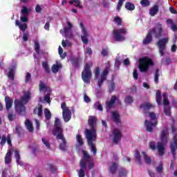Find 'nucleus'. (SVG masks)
<instances>
[{
	"label": "nucleus",
	"instance_id": "29",
	"mask_svg": "<svg viewBox=\"0 0 177 177\" xmlns=\"http://www.w3.org/2000/svg\"><path fill=\"white\" fill-rule=\"evenodd\" d=\"M142 154L143 155L144 160H145L146 164H151V158L150 156H147L145 152H142Z\"/></svg>",
	"mask_w": 177,
	"mask_h": 177
},
{
	"label": "nucleus",
	"instance_id": "50",
	"mask_svg": "<svg viewBox=\"0 0 177 177\" xmlns=\"http://www.w3.org/2000/svg\"><path fill=\"white\" fill-rule=\"evenodd\" d=\"M94 107L95 109H97V110H100V111H102L103 110V107L102 106V104H100V103H99V102H96L94 104Z\"/></svg>",
	"mask_w": 177,
	"mask_h": 177
},
{
	"label": "nucleus",
	"instance_id": "53",
	"mask_svg": "<svg viewBox=\"0 0 177 177\" xmlns=\"http://www.w3.org/2000/svg\"><path fill=\"white\" fill-rule=\"evenodd\" d=\"M8 120L10 121H13V120H15V118H16V115H15L13 113H8Z\"/></svg>",
	"mask_w": 177,
	"mask_h": 177
},
{
	"label": "nucleus",
	"instance_id": "23",
	"mask_svg": "<svg viewBox=\"0 0 177 177\" xmlns=\"http://www.w3.org/2000/svg\"><path fill=\"white\" fill-rule=\"evenodd\" d=\"M5 102H6V109L9 110L10 109V107H12V106L13 104V100H12L9 97H6Z\"/></svg>",
	"mask_w": 177,
	"mask_h": 177
},
{
	"label": "nucleus",
	"instance_id": "20",
	"mask_svg": "<svg viewBox=\"0 0 177 177\" xmlns=\"http://www.w3.org/2000/svg\"><path fill=\"white\" fill-rule=\"evenodd\" d=\"M174 142L171 145V153L175 156V150H177V135L174 136Z\"/></svg>",
	"mask_w": 177,
	"mask_h": 177
},
{
	"label": "nucleus",
	"instance_id": "13",
	"mask_svg": "<svg viewBox=\"0 0 177 177\" xmlns=\"http://www.w3.org/2000/svg\"><path fill=\"white\" fill-rule=\"evenodd\" d=\"M163 103L165 106V114H166L167 116L171 115V109L168 106L169 104V101H168V95L167 93L163 94Z\"/></svg>",
	"mask_w": 177,
	"mask_h": 177
},
{
	"label": "nucleus",
	"instance_id": "57",
	"mask_svg": "<svg viewBox=\"0 0 177 177\" xmlns=\"http://www.w3.org/2000/svg\"><path fill=\"white\" fill-rule=\"evenodd\" d=\"M28 19H27V15H23L21 17V21H23L24 23H26V21Z\"/></svg>",
	"mask_w": 177,
	"mask_h": 177
},
{
	"label": "nucleus",
	"instance_id": "49",
	"mask_svg": "<svg viewBox=\"0 0 177 177\" xmlns=\"http://www.w3.org/2000/svg\"><path fill=\"white\" fill-rule=\"evenodd\" d=\"M28 9L26 7H23L21 11L22 15H28Z\"/></svg>",
	"mask_w": 177,
	"mask_h": 177
},
{
	"label": "nucleus",
	"instance_id": "48",
	"mask_svg": "<svg viewBox=\"0 0 177 177\" xmlns=\"http://www.w3.org/2000/svg\"><path fill=\"white\" fill-rule=\"evenodd\" d=\"M77 140L80 146H82L84 145V141L82 140V137L80 135L77 136Z\"/></svg>",
	"mask_w": 177,
	"mask_h": 177
},
{
	"label": "nucleus",
	"instance_id": "52",
	"mask_svg": "<svg viewBox=\"0 0 177 177\" xmlns=\"http://www.w3.org/2000/svg\"><path fill=\"white\" fill-rule=\"evenodd\" d=\"M149 147L151 150H156V143L154 142H149Z\"/></svg>",
	"mask_w": 177,
	"mask_h": 177
},
{
	"label": "nucleus",
	"instance_id": "22",
	"mask_svg": "<svg viewBox=\"0 0 177 177\" xmlns=\"http://www.w3.org/2000/svg\"><path fill=\"white\" fill-rule=\"evenodd\" d=\"M25 125L29 132H33L34 127H32V122L30 120L27 119L25 121Z\"/></svg>",
	"mask_w": 177,
	"mask_h": 177
},
{
	"label": "nucleus",
	"instance_id": "64",
	"mask_svg": "<svg viewBox=\"0 0 177 177\" xmlns=\"http://www.w3.org/2000/svg\"><path fill=\"white\" fill-rule=\"evenodd\" d=\"M23 39L24 41H28V33H24Z\"/></svg>",
	"mask_w": 177,
	"mask_h": 177
},
{
	"label": "nucleus",
	"instance_id": "38",
	"mask_svg": "<svg viewBox=\"0 0 177 177\" xmlns=\"http://www.w3.org/2000/svg\"><path fill=\"white\" fill-rule=\"evenodd\" d=\"M125 8L128 10H133V9H135V5H133L131 3H127L125 5Z\"/></svg>",
	"mask_w": 177,
	"mask_h": 177
},
{
	"label": "nucleus",
	"instance_id": "5",
	"mask_svg": "<svg viewBox=\"0 0 177 177\" xmlns=\"http://www.w3.org/2000/svg\"><path fill=\"white\" fill-rule=\"evenodd\" d=\"M148 116L150 118V121L145 120V126L147 128V131H148L149 132H151V131H153V128L157 126V116H156V113L153 112H149L148 113Z\"/></svg>",
	"mask_w": 177,
	"mask_h": 177
},
{
	"label": "nucleus",
	"instance_id": "59",
	"mask_svg": "<svg viewBox=\"0 0 177 177\" xmlns=\"http://www.w3.org/2000/svg\"><path fill=\"white\" fill-rule=\"evenodd\" d=\"M100 74V68H97L95 72V78H97Z\"/></svg>",
	"mask_w": 177,
	"mask_h": 177
},
{
	"label": "nucleus",
	"instance_id": "8",
	"mask_svg": "<svg viewBox=\"0 0 177 177\" xmlns=\"http://www.w3.org/2000/svg\"><path fill=\"white\" fill-rule=\"evenodd\" d=\"M153 66V61L149 57H142L140 59L139 68L140 71L145 73L149 70V67Z\"/></svg>",
	"mask_w": 177,
	"mask_h": 177
},
{
	"label": "nucleus",
	"instance_id": "24",
	"mask_svg": "<svg viewBox=\"0 0 177 177\" xmlns=\"http://www.w3.org/2000/svg\"><path fill=\"white\" fill-rule=\"evenodd\" d=\"M153 107V105L149 102H146L141 106V109L144 113H146L147 110H150Z\"/></svg>",
	"mask_w": 177,
	"mask_h": 177
},
{
	"label": "nucleus",
	"instance_id": "46",
	"mask_svg": "<svg viewBox=\"0 0 177 177\" xmlns=\"http://www.w3.org/2000/svg\"><path fill=\"white\" fill-rule=\"evenodd\" d=\"M6 136H3L2 137L0 136V145H1V146H3V145H5V143H6Z\"/></svg>",
	"mask_w": 177,
	"mask_h": 177
},
{
	"label": "nucleus",
	"instance_id": "21",
	"mask_svg": "<svg viewBox=\"0 0 177 177\" xmlns=\"http://www.w3.org/2000/svg\"><path fill=\"white\" fill-rule=\"evenodd\" d=\"M10 162H12V151L9 149L5 156V163L10 164Z\"/></svg>",
	"mask_w": 177,
	"mask_h": 177
},
{
	"label": "nucleus",
	"instance_id": "7",
	"mask_svg": "<svg viewBox=\"0 0 177 177\" xmlns=\"http://www.w3.org/2000/svg\"><path fill=\"white\" fill-rule=\"evenodd\" d=\"M91 66L92 64L90 65L86 64L82 72V78L85 84H89L91 82V78H92V71H91Z\"/></svg>",
	"mask_w": 177,
	"mask_h": 177
},
{
	"label": "nucleus",
	"instance_id": "6",
	"mask_svg": "<svg viewBox=\"0 0 177 177\" xmlns=\"http://www.w3.org/2000/svg\"><path fill=\"white\" fill-rule=\"evenodd\" d=\"M127 34H128V30L126 28H120L113 30L114 39L118 41H125Z\"/></svg>",
	"mask_w": 177,
	"mask_h": 177
},
{
	"label": "nucleus",
	"instance_id": "16",
	"mask_svg": "<svg viewBox=\"0 0 177 177\" xmlns=\"http://www.w3.org/2000/svg\"><path fill=\"white\" fill-rule=\"evenodd\" d=\"M55 130L53 131V135L55 136L59 135V133H63V129L60 126V120L56 119L55 121Z\"/></svg>",
	"mask_w": 177,
	"mask_h": 177
},
{
	"label": "nucleus",
	"instance_id": "28",
	"mask_svg": "<svg viewBox=\"0 0 177 177\" xmlns=\"http://www.w3.org/2000/svg\"><path fill=\"white\" fill-rule=\"evenodd\" d=\"M59 68H62V64H54L52 66V71L53 73H58Z\"/></svg>",
	"mask_w": 177,
	"mask_h": 177
},
{
	"label": "nucleus",
	"instance_id": "11",
	"mask_svg": "<svg viewBox=\"0 0 177 177\" xmlns=\"http://www.w3.org/2000/svg\"><path fill=\"white\" fill-rule=\"evenodd\" d=\"M162 25L161 24H158L154 28L149 30L151 35L155 36L156 38H160L162 35Z\"/></svg>",
	"mask_w": 177,
	"mask_h": 177
},
{
	"label": "nucleus",
	"instance_id": "12",
	"mask_svg": "<svg viewBox=\"0 0 177 177\" xmlns=\"http://www.w3.org/2000/svg\"><path fill=\"white\" fill-rule=\"evenodd\" d=\"M122 134H121V131L119 129H115L113 131V142L114 145H118V142L121 140V138Z\"/></svg>",
	"mask_w": 177,
	"mask_h": 177
},
{
	"label": "nucleus",
	"instance_id": "35",
	"mask_svg": "<svg viewBox=\"0 0 177 177\" xmlns=\"http://www.w3.org/2000/svg\"><path fill=\"white\" fill-rule=\"evenodd\" d=\"M114 22L117 26H122V19L120 17H115L114 18Z\"/></svg>",
	"mask_w": 177,
	"mask_h": 177
},
{
	"label": "nucleus",
	"instance_id": "34",
	"mask_svg": "<svg viewBox=\"0 0 177 177\" xmlns=\"http://www.w3.org/2000/svg\"><path fill=\"white\" fill-rule=\"evenodd\" d=\"M8 78H10V80H12V81H13V80H15V70L14 69H10L8 74Z\"/></svg>",
	"mask_w": 177,
	"mask_h": 177
},
{
	"label": "nucleus",
	"instance_id": "4",
	"mask_svg": "<svg viewBox=\"0 0 177 177\" xmlns=\"http://www.w3.org/2000/svg\"><path fill=\"white\" fill-rule=\"evenodd\" d=\"M84 160L80 161V169L79 170V177H85V171L84 169H86V162H91L92 158L89 156L86 151H83Z\"/></svg>",
	"mask_w": 177,
	"mask_h": 177
},
{
	"label": "nucleus",
	"instance_id": "44",
	"mask_svg": "<svg viewBox=\"0 0 177 177\" xmlns=\"http://www.w3.org/2000/svg\"><path fill=\"white\" fill-rule=\"evenodd\" d=\"M115 171H117V163H113L111 167V174H115Z\"/></svg>",
	"mask_w": 177,
	"mask_h": 177
},
{
	"label": "nucleus",
	"instance_id": "45",
	"mask_svg": "<svg viewBox=\"0 0 177 177\" xmlns=\"http://www.w3.org/2000/svg\"><path fill=\"white\" fill-rule=\"evenodd\" d=\"M42 66H43V68H44L46 72L49 73L50 71V70L49 69V66H48L47 62H43Z\"/></svg>",
	"mask_w": 177,
	"mask_h": 177
},
{
	"label": "nucleus",
	"instance_id": "32",
	"mask_svg": "<svg viewBox=\"0 0 177 177\" xmlns=\"http://www.w3.org/2000/svg\"><path fill=\"white\" fill-rule=\"evenodd\" d=\"M35 114H37L39 115V117H41L42 115V106H39L38 108H36L34 110Z\"/></svg>",
	"mask_w": 177,
	"mask_h": 177
},
{
	"label": "nucleus",
	"instance_id": "27",
	"mask_svg": "<svg viewBox=\"0 0 177 177\" xmlns=\"http://www.w3.org/2000/svg\"><path fill=\"white\" fill-rule=\"evenodd\" d=\"M167 24H170L171 26V28L172 31L177 30V26H176V24H175L174 23V21H172V19H167Z\"/></svg>",
	"mask_w": 177,
	"mask_h": 177
},
{
	"label": "nucleus",
	"instance_id": "56",
	"mask_svg": "<svg viewBox=\"0 0 177 177\" xmlns=\"http://www.w3.org/2000/svg\"><path fill=\"white\" fill-rule=\"evenodd\" d=\"M42 142L45 145V146H46V147H48V149H49L50 145H49V142H48V140H46L45 138H42Z\"/></svg>",
	"mask_w": 177,
	"mask_h": 177
},
{
	"label": "nucleus",
	"instance_id": "36",
	"mask_svg": "<svg viewBox=\"0 0 177 177\" xmlns=\"http://www.w3.org/2000/svg\"><path fill=\"white\" fill-rule=\"evenodd\" d=\"M15 158L18 165H23V163L20 162V154H19V151H15Z\"/></svg>",
	"mask_w": 177,
	"mask_h": 177
},
{
	"label": "nucleus",
	"instance_id": "55",
	"mask_svg": "<svg viewBox=\"0 0 177 177\" xmlns=\"http://www.w3.org/2000/svg\"><path fill=\"white\" fill-rule=\"evenodd\" d=\"M125 102L126 103H132V102H133V98L131 96L126 97Z\"/></svg>",
	"mask_w": 177,
	"mask_h": 177
},
{
	"label": "nucleus",
	"instance_id": "61",
	"mask_svg": "<svg viewBox=\"0 0 177 177\" xmlns=\"http://www.w3.org/2000/svg\"><path fill=\"white\" fill-rule=\"evenodd\" d=\"M84 100L86 103H89V102H91V98H89L86 94L84 95Z\"/></svg>",
	"mask_w": 177,
	"mask_h": 177
},
{
	"label": "nucleus",
	"instance_id": "14",
	"mask_svg": "<svg viewBox=\"0 0 177 177\" xmlns=\"http://www.w3.org/2000/svg\"><path fill=\"white\" fill-rule=\"evenodd\" d=\"M56 136L57 139H60L62 142L59 145V149L61 150H66L67 149V145H66V139H64L63 133H58Z\"/></svg>",
	"mask_w": 177,
	"mask_h": 177
},
{
	"label": "nucleus",
	"instance_id": "25",
	"mask_svg": "<svg viewBox=\"0 0 177 177\" xmlns=\"http://www.w3.org/2000/svg\"><path fill=\"white\" fill-rule=\"evenodd\" d=\"M157 13H158V6L156 5V6H153L149 10V15L150 16H156Z\"/></svg>",
	"mask_w": 177,
	"mask_h": 177
},
{
	"label": "nucleus",
	"instance_id": "58",
	"mask_svg": "<svg viewBox=\"0 0 177 177\" xmlns=\"http://www.w3.org/2000/svg\"><path fill=\"white\" fill-rule=\"evenodd\" d=\"M21 131H22L21 127L19 125L16 127V133H18V135H20V132H21Z\"/></svg>",
	"mask_w": 177,
	"mask_h": 177
},
{
	"label": "nucleus",
	"instance_id": "17",
	"mask_svg": "<svg viewBox=\"0 0 177 177\" xmlns=\"http://www.w3.org/2000/svg\"><path fill=\"white\" fill-rule=\"evenodd\" d=\"M109 74V68L104 69L103 73L101 74V79L98 82L99 86H101L102 84H103V81L106 80L107 75Z\"/></svg>",
	"mask_w": 177,
	"mask_h": 177
},
{
	"label": "nucleus",
	"instance_id": "43",
	"mask_svg": "<svg viewBox=\"0 0 177 177\" xmlns=\"http://www.w3.org/2000/svg\"><path fill=\"white\" fill-rule=\"evenodd\" d=\"M35 50L37 53H39V50H40L39 43H38V41H35Z\"/></svg>",
	"mask_w": 177,
	"mask_h": 177
},
{
	"label": "nucleus",
	"instance_id": "51",
	"mask_svg": "<svg viewBox=\"0 0 177 177\" xmlns=\"http://www.w3.org/2000/svg\"><path fill=\"white\" fill-rule=\"evenodd\" d=\"M62 46L63 48H66V46H71V43H70L68 41H64L62 40Z\"/></svg>",
	"mask_w": 177,
	"mask_h": 177
},
{
	"label": "nucleus",
	"instance_id": "10",
	"mask_svg": "<svg viewBox=\"0 0 177 177\" xmlns=\"http://www.w3.org/2000/svg\"><path fill=\"white\" fill-rule=\"evenodd\" d=\"M61 107L63 110V118L65 121V122H68L71 119V111L66 106V103H62L61 105Z\"/></svg>",
	"mask_w": 177,
	"mask_h": 177
},
{
	"label": "nucleus",
	"instance_id": "40",
	"mask_svg": "<svg viewBox=\"0 0 177 177\" xmlns=\"http://www.w3.org/2000/svg\"><path fill=\"white\" fill-rule=\"evenodd\" d=\"M66 24L68 25V28H64V32L66 33L68 32V30H71V28H73V24H71V22H70V21H67Z\"/></svg>",
	"mask_w": 177,
	"mask_h": 177
},
{
	"label": "nucleus",
	"instance_id": "9",
	"mask_svg": "<svg viewBox=\"0 0 177 177\" xmlns=\"http://www.w3.org/2000/svg\"><path fill=\"white\" fill-rule=\"evenodd\" d=\"M168 41H169V38L164 37L156 43V45L159 49V53L160 56H164L165 55V49H167V44H168Z\"/></svg>",
	"mask_w": 177,
	"mask_h": 177
},
{
	"label": "nucleus",
	"instance_id": "33",
	"mask_svg": "<svg viewBox=\"0 0 177 177\" xmlns=\"http://www.w3.org/2000/svg\"><path fill=\"white\" fill-rule=\"evenodd\" d=\"M69 3L71 5H75V6H77L78 8H82L80 5V0H71Z\"/></svg>",
	"mask_w": 177,
	"mask_h": 177
},
{
	"label": "nucleus",
	"instance_id": "18",
	"mask_svg": "<svg viewBox=\"0 0 177 177\" xmlns=\"http://www.w3.org/2000/svg\"><path fill=\"white\" fill-rule=\"evenodd\" d=\"M151 41H153V37L151 36V32H150L149 31L147 35L142 41V44H143V45H147L148 44H150V42H151Z\"/></svg>",
	"mask_w": 177,
	"mask_h": 177
},
{
	"label": "nucleus",
	"instance_id": "62",
	"mask_svg": "<svg viewBox=\"0 0 177 177\" xmlns=\"http://www.w3.org/2000/svg\"><path fill=\"white\" fill-rule=\"evenodd\" d=\"M30 80H31V74L28 73L26 76V82H28V81H30Z\"/></svg>",
	"mask_w": 177,
	"mask_h": 177
},
{
	"label": "nucleus",
	"instance_id": "54",
	"mask_svg": "<svg viewBox=\"0 0 177 177\" xmlns=\"http://www.w3.org/2000/svg\"><path fill=\"white\" fill-rule=\"evenodd\" d=\"M101 54L102 56H107L109 55V50L107 48H103Z\"/></svg>",
	"mask_w": 177,
	"mask_h": 177
},
{
	"label": "nucleus",
	"instance_id": "30",
	"mask_svg": "<svg viewBox=\"0 0 177 177\" xmlns=\"http://www.w3.org/2000/svg\"><path fill=\"white\" fill-rule=\"evenodd\" d=\"M44 115H45V118L46 120H50V118L52 117V113H50V111H49V109H44Z\"/></svg>",
	"mask_w": 177,
	"mask_h": 177
},
{
	"label": "nucleus",
	"instance_id": "26",
	"mask_svg": "<svg viewBox=\"0 0 177 177\" xmlns=\"http://www.w3.org/2000/svg\"><path fill=\"white\" fill-rule=\"evenodd\" d=\"M16 26H18L21 31H26L27 30V24H21L19 21H16Z\"/></svg>",
	"mask_w": 177,
	"mask_h": 177
},
{
	"label": "nucleus",
	"instance_id": "47",
	"mask_svg": "<svg viewBox=\"0 0 177 177\" xmlns=\"http://www.w3.org/2000/svg\"><path fill=\"white\" fill-rule=\"evenodd\" d=\"M140 4L142 6H150V1L149 0H142Z\"/></svg>",
	"mask_w": 177,
	"mask_h": 177
},
{
	"label": "nucleus",
	"instance_id": "39",
	"mask_svg": "<svg viewBox=\"0 0 177 177\" xmlns=\"http://www.w3.org/2000/svg\"><path fill=\"white\" fill-rule=\"evenodd\" d=\"M134 156H135L136 161H138V162H139V164H140V162H140V153L138 152V150H136L135 151Z\"/></svg>",
	"mask_w": 177,
	"mask_h": 177
},
{
	"label": "nucleus",
	"instance_id": "42",
	"mask_svg": "<svg viewBox=\"0 0 177 177\" xmlns=\"http://www.w3.org/2000/svg\"><path fill=\"white\" fill-rule=\"evenodd\" d=\"M158 73H160V69H157L155 73L154 81H155L156 84H158V77H160V74H158Z\"/></svg>",
	"mask_w": 177,
	"mask_h": 177
},
{
	"label": "nucleus",
	"instance_id": "1",
	"mask_svg": "<svg viewBox=\"0 0 177 177\" xmlns=\"http://www.w3.org/2000/svg\"><path fill=\"white\" fill-rule=\"evenodd\" d=\"M97 121V120L95 116H90L88 118V125L90 126L91 129H87L84 131L87 143L93 154H95L97 151L96 144H95L97 137V135L96 134V129L95 128Z\"/></svg>",
	"mask_w": 177,
	"mask_h": 177
},
{
	"label": "nucleus",
	"instance_id": "15",
	"mask_svg": "<svg viewBox=\"0 0 177 177\" xmlns=\"http://www.w3.org/2000/svg\"><path fill=\"white\" fill-rule=\"evenodd\" d=\"M80 27L82 28V42H84V44H87L88 43V31L86 30V29H85V27H84V24L82 23H80Z\"/></svg>",
	"mask_w": 177,
	"mask_h": 177
},
{
	"label": "nucleus",
	"instance_id": "63",
	"mask_svg": "<svg viewBox=\"0 0 177 177\" xmlns=\"http://www.w3.org/2000/svg\"><path fill=\"white\" fill-rule=\"evenodd\" d=\"M127 175V171L122 169L120 172V176H125Z\"/></svg>",
	"mask_w": 177,
	"mask_h": 177
},
{
	"label": "nucleus",
	"instance_id": "19",
	"mask_svg": "<svg viewBox=\"0 0 177 177\" xmlns=\"http://www.w3.org/2000/svg\"><path fill=\"white\" fill-rule=\"evenodd\" d=\"M115 100H117V96L113 95L111 101H107L106 104V109H111L112 106H114V103H115Z\"/></svg>",
	"mask_w": 177,
	"mask_h": 177
},
{
	"label": "nucleus",
	"instance_id": "3",
	"mask_svg": "<svg viewBox=\"0 0 177 177\" xmlns=\"http://www.w3.org/2000/svg\"><path fill=\"white\" fill-rule=\"evenodd\" d=\"M168 130L165 129L162 131L160 135L161 142L158 143L157 149L159 153V156H164L165 151V143L168 142Z\"/></svg>",
	"mask_w": 177,
	"mask_h": 177
},
{
	"label": "nucleus",
	"instance_id": "31",
	"mask_svg": "<svg viewBox=\"0 0 177 177\" xmlns=\"http://www.w3.org/2000/svg\"><path fill=\"white\" fill-rule=\"evenodd\" d=\"M112 117L115 122H120V114L118 113L113 112Z\"/></svg>",
	"mask_w": 177,
	"mask_h": 177
},
{
	"label": "nucleus",
	"instance_id": "60",
	"mask_svg": "<svg viewBox=\"0 0 177 177\" xmlns=\"http://www.w3.org/2000/svg\"><path fill=\"white\" fill-rule=\"evenodd\" d=\"M157 172H162V164H160L159 166L156 168Z\"/></svg>",
	"mask_w": 177,
	"mask_h": 177
},
{
	"label": "nucleus",
	"instance_id": "37",
	"mask_svg": "<svg viewBox=\"0 0 177 177\" xmlns=\"http://www.w3.org/2000/svg\"><path fill=\"white\" fill-rule=\"evenodd\" d=\"M156 102L158 104H161V91H160L156 92Z\"/></svg>",
	"mask_w": 177,
	"mask_h": 177
},
{
	"label": "nucleus",
	"instance_id": "2",
	"mask_svg": "<svg viewBox=\"0 0 177 177\" xmlns=\"http://www.w3.org/2000/svg\"><path fill=\"white\" fill-rule=\"evenodd\" d=\"M30 97V93L29 91H26L24 93V96L21 97L20 100H17L15 101V110L17 112H18L19 114H23V113L26 111V107H24V104L29 102Z\"/></svg>",
	"mask_w": 177,
	"mask_h": 177
},
{
	"label": "nucleus",
	"instance_id": "41",
	"mask_svg": "<svg viewBox=\"0 0 177 177\" xmlns=\"http://www.w3.org/2000/svg\"><path fill=\"white\" fill-rule=\"evenodd\" d=\"M39 91L41 92H42L44 91H46V86L45 85V84H44V82L42 81H40Z\"/></svg>",
	"mask_w": 177,
	"mask_h": 177
}]
</instances>
